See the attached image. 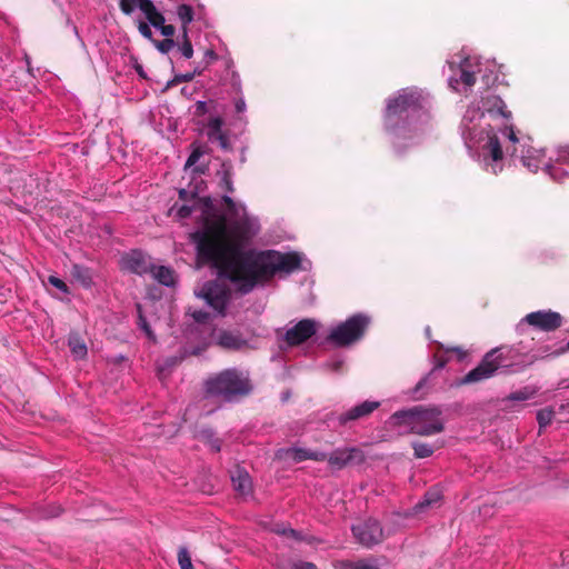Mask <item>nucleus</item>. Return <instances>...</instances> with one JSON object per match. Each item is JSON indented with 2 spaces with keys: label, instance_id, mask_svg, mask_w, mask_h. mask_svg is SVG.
I'll return each instance as SVG.
<instances>
[{
  "label": "nucleus",
  "instance_id": "obj_27",
  "mask_svg": "<svg viewBox=\"0 0 569 569\" xmlns=\"http://www.w3.org/2000/svg\"><path fill=\"white\" fill-rule=\"evenodd\" d=\"M72 278L83 288H90L92 284L91 271L82 264H73L71 268Z\"/></svg>",
  "mask_w": 569,
  "mask_h": 569
},
{
  "label": "nucleus",
  "instance_id": "obj_62",
  "mask_svg": "<svg viewBox=\"0 0 569 569\" xmlns=\"http://www.w3.org/2000/svg\"><path fill=\"white\" fill-rule=\"evenodd\" d=\"M203 200H204L206 204H208V203L210 202V199H209V198H206V199H203Z\"/></svg>",
  "mask_w": 569,
  "mask_h": 569
},
{
  "label": "nucleus",
  "instance_id": "obj_2",
  "mask_svg": "<svg viewBox=\"0 0 569 569\" xmlns=\"http://www.w3.org/2000/svg\"><path fill=\"white\" fill-rule=\"evenodd\" d=\"M237 262L238 272L233 278L238 280V291L247 295L257 284L270 280L278 271L290 273L299 269L301 259L295 252L280 253L268 250L243 253Z\"/></svg>",
  "mask_w": 569,
  "mask_h": 569
},
{
  "label": "nucleus",
  "instance_id": "obj_23",
  "mask_svg": "<svg viewBox=\"0 0 569 569\" xmlns=\"http://www.w3.org/2000/svg\"><path fill=\"white\" fill-rule=\"evenodd\" d=\"M68 347L76 360H82L88 355V348L84 340L78 332H70L68 336Z\"/></svg>",
  "mask_w": 569,
  "mask_h": 569
},
{
  "label": "nucleus",
  "instance_id": "obj_39",
  "mask_svg": "<svg viewBox=\"0 0 569 569\" xmlns=\"http://www.w3.org/2000/svg\"><path fill=\"white\" fill-rule=\"evenodd\" d=\"M138 310H139V322H138L139 327L146 332L147 337L150 340L156 341V336H154L153 331L151 330L150 325L148 323L147 319L141 313L140 306H138Z\"/></svg>",
  "mask_w": 569,
  "mask_h": 569
},
{
  "label": "nucleus",
  "instance_id": "obj_54",
  "mask_svg": "<svg viewBox=\"0 0 569 569\" xmlns=\"http://www.w3.org/2000/svg\"><path fill=\"white\" fill-rule=\"evenodd\" d=\"M277 532H280V533L286 535V536H291L293 538L298 537V532L296 530H293V529H287V530L283 529L282 531L277 530Z\"/></svg>",
  "mask_w": 569,
  "mask_h": 569
},
{
  "label": "nucleus",
  "instance_id": "obj_21",
  "mask_svg": "<svg viewBox=\"0 0 569 569\" xmlns=\"http://www.w3.org/2000/svg\"><path fill=\"white\" fill-rule=\"evenodd\" d=\"M442 493L437 488L429 489L422 500L415 505L413 511L416 515L427 511L428 509L437 508L440 506Z\"/></svg>",
  "mask_w": 569,
  "mask_h": 569
},
{
  "label": "nucleus",
  "instance_id": "obj_61",
  "mask_svg": "<svg viewBox=\"0 0 569 569\" xmlns=\"http://www.w3.org/2000/svg\"><path fill=\"white\" fill-rule=\"evenodd\" d=\"M61 512V509L58 507L57 512L53 516H58Z\"/></svg>",
  "mask_w": 569,
  "mask_h": 569
},
{
  "label": "nucleus",
  "instance_id": "obj_24",
  "mask_svg": "<svg viewBox=\"0 0 569 569\" xmlns=\"http://www.w3.org/2000/svg\"><path fill=\"white\" fill-rule=\"evenodd\" d=\"M445 446V441H435V442H422V441H413L411 447L413 449L415 457L417 459H423L431 457L433 452L438 449H441Z\"/></svg>",
  "mask_w": 569,
  "mask_h": 569
},
{
  "label": "nucleus",
  "instance_id": "obj_45",
  "mask_svg": "<svg viewBox=\"0 0 569 569\" xmlns=\"http://www.w3.org/2000/svg\"><path fill=\"white\" fill-rule=\"evenodd\" d=\"M530 398V393L525 390H519L509 395L508 399L513 401H523Z\"/></svg>",
  "mask_w": 569,
  "mask_h": 569
},
{
  "label": "nucleus",
  "instance_id": "obj_55",
  "mask_svg": "<svg viewBox=\"0 0 569 569\" xmlns=\"http://www.w3.org/2000/svg\"><path fill=\"white\" fill-rule=\"evenodd\" d=\"M447 351L448 352H456V353H458V356L460 358L465 356V351L461 348H459V347L448 348Z\"/></svg>",
  "mask_w": 569,
  "mask_h": 569
},
{
  "label": "nucleus",
  "instance_id": "obj_52",
  "mask_svg": "<svg viewBox=\"0 0 569 569\" xmlns=\"http://www.w3.org/2000/svg\"><path fill=\"white\" fill-rule=\"evenodd\" d=\"M435 359H436L435 369H441L448 362V358H445L443 356L436 355Z\"/></svg>",
  "mask_w": 569,
  "mask_h": 569
},
{
  "label": "nucleus",
  "instance_id": "obj_28",
  "mask_svg": "<svg viewBox=\"0 0 569 569\" xmlns=\"http://www.w3.org/2000/svg\"><path fill=\"white\" fill-rule=\"evenodd\" d=\"M220 177L221 183L223 184L227 192H233L232 184V176H233V166L230 160H224L221 163L220 170L217 172Z\"/></svg>",
  "mask_w": 569,
  "mask_h": 569
},
{
  "label": "nucleus",
  "instance_id": "obj_19",
  "mask_svg": "<svg viewBox=\"0 0 569 569\" xmlns=\"http://www.w3.org/2000/svg\"><path fill=\"white\" fill-rule=\"evenodd\" d=\"M148 10L149 12L147 16V20L149 21V23L152 27L160 29L161 34L164 36L167 39H172L176 32V28L172 24L164 23L166 19L163 14L158 11L156 6L152 9L148 7Z\"/></svg>",
  "mask_w": 569,
  "mask_h": 569
},
{
  "label": "nucleus",
  "instance_id": "obj_46",
  "mask_svg": "<svg viewBox=\"0 0 569 569\" xmlns=\"http://www.w3.org/2000/svg\"><path fill=\"white\" fill-rule=\"evenodd\" d=\"M197 198V192L191 190H186V189H180L179 190V199L187 202L189 200H194Z\"/></svg>",
  "mask_w": 569,
  "mask_h": 569
},
{
  "label": "nucleus",
  "instance_id": "obj_40",
  "mask_svg": "<svg viewBox=\"0 0 569 569\" xmlns=\"http://www.w3.org/2000/svg\"><path fill=\"white\" fill-rule=\"evenodd\" d=\"M48 282L51 286H53L54 288H57L58 290H60L61 292L69 293V288H68L67 283L62 279H60V278H58L56 276H49L48 277Z\"/></svg>",
  "mask_w": 569,
  "mask_h": 569
},
{
  "label": "nucleus",
  "instance_id": "obj_44",
  "mask_svg": "<svg viewBox=\"0 0 569 569\" xmlns=\"http://www.w3.org/2000/svg\"><path fill=\"white\" fill-rule=\"evenodd\" d=\"M191 317L198 323H206L209 319V313L204 310H194L191 313Z\"/></svg>",
  "mask_w": 569,
  "mask_h": 569
},
{
  "label": "nucleus",
  "instance_id": "obj_6",
  "mask_svg": "<svg viewBox=\"0 0 569 569\" xmlns=\"http://www.w3.org/2000/svg\"><path fill=\"white\" fill-rule=\"evenodd\" d=\"M426 98L421 91L412 88L401 90L398 96L389 99L386 118L391 120L395 117H400L405 112L417 111L425 108Z\"/></svg>",
  "mask_w": 569,
  "mask_h": 569
},
{
  "label": "nucleus",
  "instance_id": "obj_5",
  "mask_svg": "<svg viewBox=\"0 0 569 569\" xmlns=\"http://www.w3.org/2000/svg\"><path fill=\"white\" fill-rule=\"evenodd\" d=\"M370 319L357 313L331 330L327 340L336 347H347L360 340L369 326Z\"/></svg>",
  "mask_w": 569,
  "mask_h": 569
},
{
  "label": "nucleus",
  "instance_id": "obj_33",
  "mask_svg": "<svg viewBox=\"0 0 569 569\" xmlns=\"http://www.w3.org/2000/svg\"><path fill=\"white\" fill-rule=\"evenodd\" d=\"M200 438L208 443L211 449L216 452H219L221 449V440L214 437V433L211 429H204L200 432Z\"/></svg>",
  "mask_w": 569,
  "mask_h": 569
},
{
  "label": "nucleus",
  "instance_id": "obj_30",
  "mask_svg": "<svg viewBox=\"0 0 569 569\" xmlns=\"http://www.w3.org/2000/svg\"><path fill=\"white\" fill-rule=\"evenodd\" d=\"M292 458L296 462H301L305 460H315V461H325L327 459V455L325 452L319 451H310L306 449H295Z\"/></svg>",
  "mask_w": 569,
  "mask_h": 569
},
{
  "label": "nucleus",
  "instance_id": "obj_8",
  "mask_svg": "<svg viewBox=\"0 0 569 569\" xmlns=\"http://www.w3.org/2000/svg\"><path fill=\"white\" fill-rule=\"evenodd\" d=\"M352 533L357 541L366 548H371L383 540V530L375 519H368L353 525Z\"/></svg>",
  "mask_w": 569,
  "mask_h": 569
},
{
  "label": "nucleus",
  "instance_id": "obj_60",
  "mask_svg": "<svg viewBox=\"0 0 569 569\" xmlns=\"http://www.w3.org/2000/svg\"><path fill=\"white\" fill-rule=\"evenodd\" d=\"M223 199H224V201H226L228 204H231V203H232V199H231V198H229V197H224Z\"/></svg>",
  "mask_w": 569,
  "mask_h": 569
},
{
  "label": "nucleus",
  "instance_id": "obj_58",
  "mask_svg": "<svg viewBox=\"0 0 569 569\" xmlns=\"http://www.w3.org/2000/svg\"><path fill=\"white\" fill-rule=\"evenodd\" d=\"M560 160L562 163L569 164V152L567 154L561 156Z\"/></svg>",
  "mask_w": 569,
  "mask_h": 569
},
{
  "label": "nucleus",
  "instance_id": "obj_32",
  "mask_svg": "<svg viewBox=\"0 0 569 569\" xmlns=\"http://www.w3.org/2000/svg\"><path fill=\"white\" fill-rule=\"evenodd\" d=\"M510 348V360L509 363L510 365V369H516L518 367H523V370L531 363H533L537 358L536 357H532L531 360L529 362H525L523 358L526 357L525 355L520 353L517 349H515L513 347H509Z\"/></svg>",
  "mask_w": 569,
  "mask_h": 569
},
{
  "label": "nucleus",
  "instance_id": "obj_38",
  "mask_svg": "<svg viewBox=\"0 0 569 569\" xmlns=\"http://www.w3.org/2000/svg\"><path fill=\"white\" fill-rule=\"evenodd\" d=\"M153 46L158 49L159 52L166 54L168 53L176 44L173 39H163V40H152Z\"/></svg>",
  "mask_w": 569,
  "mask_h": 569
},
{
  "label": "nucleus",
  "instance_id": "obj_25",
  "mask_svg": "<svg viewBox=\"0 0 569 569\" xmlns=\"http://www.w3.org/2000/svg\"><path fill=\"white\" fill-rule=\"evenodd\" d=\"M119 7L127 16H130L134 11V8L138 7L147 17L149 12L148 7L152 9L154 4L151 0H120Z\"/></svg>",
  "mask_w": 569,
  "mask_h": 569
},
{
  "label": "nucleus",
  "instance_id": "obj_10",
  "mask_svg": "<svg viewBox=\"0 0 569 569\" xmlns=\"http://www.w3.org/2000/svg\"><path fill=\"white\" fill-rule=\"evenodd\" d=\"M329 465L336 469H342L348 465H360L365 461V455L362 450L356 447L351 448H338L333 450L330 456H327Z\"/></svg>",
  "mask_w": 569,
  "mask_h": 569
},
{
  "label": "nucleus",
  "instance_id": "obj_26",
  "mask_svg": "<svg viewBox=\"0 0 569 569\" xmlns=\"http://www.w3.org/2000/svg\"><path fill=\"white\" fill-rule=\"evenodd\" d=\"M152 274V277L161 284L163 286H172L174 283V273H173V270L168 268V267H164V266H159V267H156L152 264V268L150 270V272Z\"/></svg>",
  "mask_w": 569,
  "mask_h": 569
},
{
  "label": "nucleus",
  "instance_id": "obj_51",
  "mask_svg": "<svg viewBox=\"0 0 569 569\" xmlns=\"http://www.w3.org/2000/svg\"><path fill=\"white\" fill-rule=\"evenodd\" d=\"M206 66H209L211 62L218 59L217 53L212 49H208L204 53Z\"/></svg>",
  "mask_w": 569,
  "mask_h": 569
},
{
  "label": "nucleus",
  "instance_id": "obj_34",
  "mask_svg": "<svg viewBox=\"0 0 569 569\" xmlns=\"http://www.w3.org/2000/svg\"><path fill=\"white\" fill-rule=\"evenodd\" d=\"M555 411L551 408H543L537 412V421L540 428H546L552 422Z\"/></svg>",
  "mask_w": 569,
  "mask_h": 569
},
{
  "label": "nucleus",
  "instance_id": "obj_50",
  "mask_svg": "<svg viewBox=\"0 0 569 569\" xmlns=\"http://www.w3.org/2000/svg\"><path fill=\"white\" fill-rule=\"evenodd\" d=\"M208 112L207 103L204 101L196 102V114L203 116Z\"/></svg>",
  "mask_w": 569,
  "mask_h": 569
},
{
  "label": "nucleus",
  "instance_id": "obj_37",
  "mask_svg": "<svg viewBox=\"0 0 569 569\" xmlns=\"http://www.w3.org/2000/svg\"><path fill=\"white\" fill-rule=\"evenodd\" d=\"M178 563L180 569H194L191 562V557L186 547H180L178 550Z\"/></svg>",
  "mask_w": 569,
  "mask_h": 569
},
{
  "label": "nucleus",
  "instance_id": "obj_31",
  "mask_svg": "<svg viewBox=\"0 0 569 569\" xmlns=\"http://www.w3.org/2000/svg\"><path fill=\"white\" fill-rule=\"evenodd\" d=\"M177 16L179 20L181 21V33H184V30L188 31L189 23L193 20V9L189 4H179L177 8Z\"/></svg>",
  "mask_w": 569,
  "mask_h": 569
},
{
  "label": "nucleus",
  "instance_id": "obj_42",
  "mask_svg": "<svg viewBox=\"0 0 569 569\" xmlns=\"http://www.w3.org/2000/svg\"><path fill=\"white\" fill-rule=\"evenodd\" d=\"M204 151L201 147H196L187 159L186 167H191L198 162Z\"/></svg>",
  "mask_w": 569,
  "mask_h": 569
},
{
  "label": "nucleus",
  "instance_id": "obj_11",
  "mask_svg": "<svg viewBox=\"0 0 569 569\" xmlns=\"http://www.w3.org/2000/svg\"><path fill=\"white\" fill-rule=\"evenodd\" d=\"M317 332V323L312 319H302L292 328L288 329L284 336L290 347L299 346L310 339Z\"/></svg>",
  "mask_w": 569,
  "mask_h": 569
},
{
  "label": "nucleus",
  "instance_id": "obj_12",
  "mask_svg": "<svg viewBox=\"0 0 569 569\" xmlns=\"http://www.w3.org/2000/svg\"><path fill=\"white\" fill-rule=\"evenodd\" d=\"M121 268L131 273L142 276L150 272L152 263L142 251L132 250L122 256Z\"/></svg>",
  "mask_w": 569,
  "mask_h": 569
},
{
  "label": "nucleus",
  "instance_id": "obj_3",
  "mask_svg": "<svg viewBox=\"0 0 569 569\" xmlns=\"http://www.w3.org/2000/svg\"><path fill=\"white\" fill-rule=\"evenodd\" d=\"M395 426L408 427L411 433L430 437L445 430L442 411L437 406H413L409 409L398 410L391 415Z\"/></svg>",
  "mask_w": 569,
  "mask_h": 569
},
{
  "label": "nucleus",
  "instance_id": "obj_59",
  "mask_svg": "<svg viewBox=\"0 0 569 569\" xmlns=\"http://www.w3.org/2000/svg\"><path fill=\"white\" fill-rule=\"evenodd\" d=\"M426 382V379H422L421 381L418 382L417 385V389L421 388Z\"/></svg>",
  "mask_w": 569,
  "mask_h": 569
},
{
  "label": "nucleus",
  "instance_id": "obj_16",
  "mask_svg": "<svg viewBox=\"0 0 569 569\" xmlns=\"http://www.w3.org/2000/svg\"><path fill=\"white\" fill-rule=\"evenodd\" d=\"M380 407L379 401L366 400L360 405H357L346 412L341 413L338 418L339 423L345 426L350 421H356L370 416L376 409Z\"/></svg>",
  "mask_w": 569,
  "mask_h": 569
},
{
  "label": "nucleus",
  "instance_id": "obj_35",
  "mask_svg": "<svg viewBox=\"0 0 569 569\" xmlns=\"http://www.w3.org/2000/svg\"><path fill=\"white\" fill-rule=\"evenodd\" d=\"M343 569H380L377 565L370 560L361 559L358 561H346Z\"/></svg>",
  "mask_w": 569,
  "mask_h": 569
},
{
  "label": "nucleus",
  "instance_id": "obj_48",
  "mask_svg": "<svg viewBox=\"0 0 569 569\" xmlns=\"http://www.w3.org/2000/svg\"><path fill=\"white\" fill-rule=\"evenodd\" d=\"M193 78H194V73L188 72V73L176 76L173 81L178 82V83H180V82H190V81L193 80Z\"/></svg>",
  "mask_w": 569,
  "mask_h": 569
},
{
  "label": "nucleus",
  "instance_id": "obj_13",
  "mask_svg": "<svg viewBox=\"0 0 569 569\" xmlns=\"http://www.w3.org/2000/svg\"><path fill=\"white\" fill-rule=\"evenodd\" d=\"M505 133L507 134L510 142H512L513 144L511 151L509 148H507V152H510L511 157L513 158H519L521 164L526 167L530 172H536L539 168L538 158L536 156H532L530 150H527V152H525V150L522 149L520 154H518V149L516 144L519 142V139L517 138L512 127H507L505 129Z\"/></svg>",
  "mask_w": 569,
  "mask_h": 569
},
{
  "label": "nucleus",
  "instance_id": "obj_17",
  "mask_svg": "<svg viewBox=\"0 0 569 569\" xmlns=\"http://www.w3.org/2000/svg\"><path fill=\"white\" fill-rule=\"evenodd\" d=\"M482 107L492 118L501 117L507 120L511 118V111L508 110L506 102L499 96H487L482 100Z\"/></svg>",
  "mask_w": 569,
  "mask_h": 569
},
{
  "label": "nucleus",
  "instance_id": "obj_63",
  "mask_svg": "<svg viewBox=\"0 0 569 569\" xmlns=\"http://www.w3.org/2000/svg\"><path fill=\"white\" fill-rule=\"evenodd\" d=\"M567 350H569V342L567 343Z\"/></svg>",
  "mask_w": 569,
  "mask_h": 569
},
{
  "label": "nucleus",
  "instance_id": "obj_29",
  "mask_svg": "<svg viewBox=\"0 0 569 569\" xmlns=\"http://www.w3.org/2000/svg\"><path fill=\"white\" fill-rule=\"evenodd\" d=\"M483 149L490 156L493 161H500L503 158V151L499 138L496 134H492L488 138L487 143L483 146Z\"/></svg>",
  "mask_w": 569,
  "mask_h": 569
},
{
  "label": "nucleus",
  "instance_id": "obj_15",
  "mask_svg": "<svg viewBox=\"0 0 569 569\" xmlns=\"http://www.w3.org/2000/svg\"><path fill=\"white\" fill-rule=\"evenodd\" d=\"M485 357H490L491 365L495 367L496 372L502 370L505 373H516L523 371V367L510 369V348L499 347L488 351Z\"/></svg>",
  "mask_w": 569,
  "mask_h": 569
},
{
  "label": "nucleus",
  "instance_id": "obj_4",
  "mask_svg": "<svg viewBox=\"0 0 569 569\" xmlns=\"http://www.w3.org/2000/svg\"><path fill=\"white\" fill-rule=\"evenodd\" d=\"M207 397L232 401L248 396L252 390L250 379L237 369H226L210 376L203 385Z\"/></svg>",
  "mask_w": 569,
  "mask_h": 569
},
{
  "label": "nucleus",
  "instance_id": "obj_7",
  "mask_svg": "<svg viewBox=\"0 0 569 569\" xmlns=\"http://www.w3.org/2000/svg\"><path fill=\"white\" fill-rule=\"evenodd\" d=\"M200 297L203 298L212 309L224 316L231 291L224 283L218 280H211L203 284Z\"/></svg>",
  "mask_w": 569,
  "mask_h": 569
},
{
  "label": "nucleus",
  "instance_id": "obj_22",
  "mask_svg": "<svg viewBox=\"0 0 569 569\" xmlns=\"http://www.w3.org/2000/svg\"><path fill=\"white\" fill-rule=\"evenodd\" d=\"M233 489L241 496H248L252 491V482L249 473L240 468H237L231 475Z\"/></svg>",
  "mask_w": 569,
  "mask_h": 569
},
{
  "label": "nucleus",
  "instance_id": "obj_49",
  "mask_svg": "<svg viewBox=\"0 0 569 569\" xmlns=\"http://www.w3.org/2000/svg\"><path fill=\"white\" fill-rule=\"evenodd\" d=\"M295 569H317V566L313 562L309 561H298L293 565Z\"/></svg>",
  "mask_w": 569,
  "mask_h": 569
},
{
  "label": "nucleus",
  "instance_id": "obj_18",
  "mask_svg": "<svg viewBox=\"0 0 569 569\" xmlns=\"http://www.w3.org/2000/svg\"><path fill=\"white\" fill-rule=\"evenodd\" d=\"M223 120L220 117L211 118L208 122L207 136L210 141H217L221 149L229 150L230 141L228 136L222 131Z\"/></svg>",
  "mask_w": 569,
  "mask_h": 569
},
{
  "label": "nucleus",
  "instance_id": "obj_41",
  "mask_svg": "<svg viewBox=\"0 0 569 569\" xmlns=\"http://www.w3.org/2000/svg\"><path fill=\"white\" fill-rule=\"evenodd\" d=\"M460 81H461L463 84H466V86H468V87H471V86H473V84H475V82H476V76H475V73H473V72H471V71H468V70H466V69H461V71H460Z\"/></svg>",
  "mask_w": 569,
  "mask_h": 569
},
{
  "label": "nucleus",
  "instance_id": "obj_1",
  "mask_svg": "<svg viewBox=\"0 0 569 569\" xmlns=\"http://www.w3.org/2000/svg\"><path fill=\"white\" fill-rule=\"evenodd\" d=\"M254 232L247 220L233 221L230 226L224 216L206 219L203 228L191 233L197 247L198 259L217 269L219 277L238 284L233 274L238 272V262L243 253L256 252L243 250V246Z\"/></svg>",
  "mask_w": 569,
  "mask_h": 569
},
{
  "label": "nucleus",
  "instance_id": "obj_47",
  "mask_svg": "<svg viewBox=\"0 0 569 569\" xmlns=\"http://www.w3.org/2000/svg\"><path fill=\"white\" fill-rule=\"evenodd\" d=\"M193 211V206H189V204H183L181 206L179 209H178V212L177 214L179 216V218H188Z\"/></svg>",
  "mask_w": 569,
  "mask_h": 569
},
{
  "label": "nucleus",
  "instance_id": "obj_57",
  "mask_svg": "<svg viewBox=\"0 0 569 569\" xmlns=\"http://www.w3.org/2000/svg\"><path fill=\"white\" fill-rule=\"evenodd\" d=\"M207 67H208V66H206V64H204V67H202V68L197 67V68L193 70V72H192V73H194V77H196L197 74H198V76H200V74L202 73V71H203Z\"/></svg>",
  "mask_w": 569,
  "mask_h": 569
},
{
  "label": "nucleus",
  "instance_id": "obj_53",
  "mask_svg": "<svg viewBox=\"0 0 569 569\" xmlns=\"http://www.w3.org/2000/svg\"><path fill=\"white\" fill-rule=\"evenodd\" d=\"M234 107H236V111L238 113L243 112L246 110V102H244V100L243 99L237 100Z\"/></svg>",
  "mask_w": 569,
  "mask_h": 569
},
{
  "label": "nucleus",
  "instance_id": "obj_14",
  "mask_svg": "<svg viewBox=\"0 0 569 569\" xmlns=\"http://www.w3.org/2000/svg\"><path fill=\"white\" fill-rule=\"evenodd\" d=\"M495 367L491 365L490 357H482L481 361L478 363L476 368L470 370L463 378L461 379V385H472L482 382L492 378L496 375Z\"/></svg>",
  "mask_w": 569,
  "mask_h": 569
},
{
  "label": "nucleus",
  "instance_id": "obj_56",
  "mask_svg": "<svg viewBox=\"0 0 569 569\" xmlns=\"http://www.w3.org/2000/svg\"><path fill=\"white\" fill-rule=\"evenodd\" d=\"M136 71L138 72V74H139L140 77H142V78H147V76H146V73H144V71H143L142 66L137 64V66H136Z\"/></svg>",
  "mask_w": 569,
  "mask_h": 569
},
{
  "label": "nucleus",
  "instance_id": "obj_9",
  "mask_svg": "<svg viewBox=\"0 0 569 569\" xmlns=\"http://www.w3.org/2000/svg\"><path fill=\"white\" fill-rule=\"evenodd\" d=\"M522 321L540 331L550 332L562 326V316L550 309L538 310L528 313Z\"/></svg>",
  "mask_w": 569,
  "mask_h": 569
},
{
  "label": "nucleus",
  "instance_id": "obj_20",
  "mask_svg": "<svg viewBox=\"0 0 569 569\" xmlns=\"http://www.w3.org/2000/svg\"><path fill=\"white\" fill-rule=\"evenodd\" d=\"M218 345L228 350H239L247 345L239 332L222 330L218 336Z\"/></svg>",
  "mask_w": 569,
  "mask_h": 569
},
{
  "label": "nucleus",
  "instance_id": "obj_43",
  "mask_svg": "<svg viewBox=\"0 0 569 569\" xmlns=\"http://www.w3.org/2000/svg\"><path fill=\"white\" fill-rule=\"evenodd\" d=\"M138 30H139L140 34L142 37H144L146 39L150 40L151 42H152V40H154L152 38V31L148 23L140 21L138 24Z\"/></svg>",
  "mask_w": 569,
  "mask_h": 569
},
{
  "label": "nucleus",
  "instance_id": "obj_36",
  "mask_svg": "<svg viewBox=\"0 0 569 569\" xmlns=\"http://www.w3.org/2000/svg\"><path fill=\"white\" fill-rule=\"evenodd\" d=\"M179 50L186 59H191L193 56V47L187 30H184V33H182V41L179 46Z\"/></svg>",
  "mask_w": 569,
  "mask_h": 569
}]
</instances>
